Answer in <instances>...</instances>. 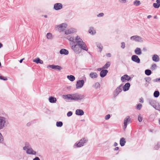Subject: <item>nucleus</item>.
Returning <instances> with one entry per match:
<instances>
[{"label":"nucleus","instance_id":"50","mask_svg":"<svg viewBox=\"0 0 160 160\" xmlns=\"http://www.w3.org/2000/svg\"><path fill=\"white\" fill-rule=\"evenodd\" d=\"M145 80L146 82H149L151 80V78L150 77H148L146 78Z\"/></svg>","mask_w":160,"mask_h":160},{"label":"nucleus","instance_id":"11","mask_svg":"<svg viewBox=\"0 0 160 160\" xmlns=\"http://www.w3.org/2000/svg\"><path fill=\"white\" fill-rule=\"evenodd\" d=\"M49 68L59 71L61 70L62 69V68L61 66L59 65H49L47 66V68Z\"/></svg>","mask_w":160,"mask_h":160},{"label":"nucleus","instance_id":"30","mask_svg":"<svg viewBox=\"0 0 160 160\" xmlns=\"http://www.w3.org/2000/svg\"><path fill=\"white\" fill-rule=\"evenodd\" d=\"M140 1L138 0H135L133 2V5L136 6H138L141 4Z\"/></svg>","mask_w":160,"mask_h":160},{"label":"nucleus","instance_id":"26","mask_svg":"<svg viewBox=\"0 0 160 160\" xmlns=\"http://www.w3.org/2000/svg\"><path fill=\"white\" fill-rule=\"evenodd\" d=\"M67 78L70 81L73 82L75 80V77L72 75H68Z\"/></svg>","mask_w":160,"mask_h":160},{"label":"nucleus","instance_id":"25","mask_svg":"<svg viewBox=\"0 0 160 160\" xmlns=\"http://www.w3.org/2000/svg\"><path fill=\"white\" fill-rule=\"evenodd\" d=\"M49 101L51 103H54L56 102L57 100L55 98L53 97H50L49 98Z\"/></svg>","mask_w":160,"mask_h":160},{"label":"nucleus","instance_id":"46","mask_svg":"<svg viewBox=\"0 0 160 160\" xmlns=\"http://www.w3.org/2000/svg\"><path fill=\"white\" fill-rule=\"evenodd\" d=\"M0 79L4 81H6L8 80L6 78L2 77V76H0Z\"/></svg>","mask_w":160,"mask_h":160},{"label":"nucleus","instance_id":"47","mask_svg":"<svg viewBox=\"0 0 160 160\" xmlns=\"http://www.w3.org/2000/svg\"><path fill=\"white\" fill-rule=\"evenodd\" d=\"M122 45L121 46V48L123 49L125 48V44L124 42H122L121 43Z\"/></svg>","mask_w":160,"mask_h":160},{"label":"nucleus","instance_id":"1","mask_svg":"<svg viewBox=\"0 0 160 160\" xmlns=\"http://www.w3.org/2000/svg\"><path fill=\"white\" fill-rule=\"evenodd\" d=\"M68 39L72 42V43H70L71 48L76 53H80L82 49L86 51L88 50L86 44L79 36H77L75 38L73 37H68Z\"/></svg>","mask_w":160,"mask_h":160},{"label":"nucleus","instance_id":"62","mask_svg":"<svg viewBox=\"0 0 160 160\" xmlns=\"http://www.w3.org/2000/svg\"><path fill=\"white\" fill-rule=\"evenodd\" d=\"M2 46V44L0 43V48H1Z\"/></svg>","mask_w":160,"mask_h":160},{"label":"nucleus","instance_id":"37","mask_svg":"<svg viewBox=\"0 0 160 160\" xmlns=\"http://www.w3.org/2000/svg\"><path fill=\"white\" fill-rule=\"evenodd\" d=\"M97 47L100 49L101 51L102 48V46L101 45V44L100 43H97Z\"/></svg>","mask_w":160,"mask_h":160},{"label":"nucleus","instance_id":"33","mask_svg":"<svg viewBox=\"0 0 160 160\" xmlns=\"http://www.w3.org/2000/svg\"><path fill=\"white\" fill-rule=\"evenodd\" d=\"M159 92L158 91H156L154 92V96L155 98L158 97L159 95Z\"/></svg>","mask_w":160,"mask_h":160},{"label":"nucleus","instance_id":"24","mask_svg":"<svg viewBox=\"0 0 160 160\" xmlns=\"http://www.w3.org/2000/svg\"><path fill=\"white\" fill-rule=\"evenodd\" d=\"M126 142L125 139L124 138H121L120 140V144L121 146H123Z\"/></svg>","mask_w":160,"mask_h":160},{"label":"nucleus","instance_id":"51","mask_svg":"<svg viewBox=\"0 0 160 160\" xmlns=\"http://www.w3.org/2000/svg\"><path fill=\"white\" fill-rule=\"evenodd\" d=\"M139 102L141 103H143L144 102L143 99L142 98H140Z\"/></svg>","mask_w":160,"mask_h":160},{"label":"nucleus","instance_id":"31","mask_svg":"<svg viewBox=\"0 0 160 160\" xmlns=\"http://www.w3.org/2000/svg\"><path fill=\"white\" fill-rule=\"evenodd\" d=\"M110 64L109 62H107L102 68L103 69L108 68L110 66Z\"/></svg>","mask_w":160,"mask_h":160},{"label":"nucleus","instance_id":"13","mask_svg":"<svg viewBox=\"0 0 160 160\" xmlns=\"http://www.w3.org/2000/svg\"><path fill=\"white\" fill-rule=\"evenodd\" d=\"M62 8V5L61 3H58L54 4V8L56 10H58Z\"/></svg>","mask_w":160,"mask_h":160},{"label":"nucleus","instance_id":"8","mask_svg":"<svg viewBox=\"0 0 160 160\" xmlns=\"http://www.w3.org/2000/svg\"><path fill=\"white\" fill-rule=\"evenodd\" d=\"M122 89L123 85L122 84L118 87L114 92V97H115L117 96L122 91Z\"/></svg>","mask_w":160,"mask_h":160},{"label":"nucleus","instance_id":"61","mask_svg":"<svg viewBox=\"0 0 160 160\" xmlns=\"http://www.w3.org/2000/svg\"><path fill=\"white\" fill-rule=\"evenodd\" d=\"M27 125V126H30L31 125V124L29 122V123H28Z\"/></svg>","mask_w":160,"mask_h":160},{"label":"nucleus","instance_id":"52","mask_svg":"<svg viewBox=\"0 0 160 160\" xmlns=\"http://www.w3.org/2000/svg\"><path fill=\"white\" fill-rule=\"evenodd\" d=\"M33 160H40V159L38 157H36Z\"/></svg>","mask_w":160,"mask_h":160},{"label":"nucleus","instance_id":"28","mask_svg":"<svg viewBox=\"0 0 160 160\" xmlns=\"http://www.w3.org/2000/svg\"><path fill=\"white\" fill-rule=\"evenodd\" d=\"M100 86V84L98 82L95 83L92 86L95 89L99 88Z\"/></svg>","mask_w":160,"mask_h":160},{"label":"nucleus","instance_id":"45","mask_svg":"<svg viewBox=\"0 0 160 160\" xmlns=\"http://www.w3.org/2000/svg\"><path fill=\"white\" fill-rule=\"evenodd\" d=\"M110 114H108L105 116V119L106 120H108L110 118Z\"/></svg>","mask_w":160,"mask_h":160},{"label":"nucleus","instance_id":"32","mask_svg":"<svg viewBox=\"0 0 160 160\" xmlns=\"http://www.w3.org/2000/svg\"><path fill=\"white\" fill-rule=\"evenodd\" d=\"M47 37L49 39H52L53 38L52 34L50 33H48L47 34Z\"/></svg>","mask_w":160,"mask_h":160},{"label":"nucleus","instance_id":"23","mask_svg":"<svg viewBox=\"0 0 160 160\" xmlns=\"http://www.w3.org/2000/svg\"><path fill=\"white\" fill-rule=\"evenodd\" d=\"M33 62H35L37 64L40 63L41 64H42L43 63V61L40 60V58H38L34 59L33 60Z\"/></svg>","mask_w":160,"mask_h":160},{"label":"nucleus","instance_id":"41","mask_svg":"<svg viewBox=\"0 0 160 160\" xmlns=\"http://www.w3.org/2000/svg\"><path fill=\"white\" fill-rule=\"evenodd\" d=\"M142 105L141 104L139 103L137 105V108L138 110H140L142 108Z\"/></svg>","mask_w":160,"mask_h":160},{"label":"nucleus","instance_id":"7","mask_svg":"<svg viewBox=\"0 0 160 160\" xmlns=\"http://www.w3.org/2000/svg\"><path fill=\"white\" fill-rule=\"evenodd\" d=\"M130 39L132 41H134L138 42H142L143 38L141 37L138 36H133L130 37Z\"/></svg>","mask_w":160,"mask_h":160},{"label":"nucleus","instance_id":"40","mask_svg":"<svg viewBox=\"0 0 160 160\" xmlns=\"http://www.w3.org/2000/svg\"><path fill=\"white\" fill-rule=\"evenodd\" d=\"M154 108H155L156 110L160 111V105L158 104L157 105H155Z\"/></svg>","mask_w":160,"mask_h":160},{"label":"nucleus","instance_id":"57","mask_svg":"<svg viewBox=\"0 0 160 160\" xmlns=\"http://www.w3.org/2000/svg\"><path fill=\"white\" fill-rule=\"evenodd\" d=\"M24 58H22V59H21V60L19 61V62H20V63H22V62L23 60H24Z\"/></svg>","mask_w":160,"mask_h":160},{"label":"nucleus","instance_id":"21","mask_svg":"<svg viewBox=\"0 0 160 160\" xmlns=\"http://www.w3.org/2000/svg\"><path fill=\"white\" fill-rule=\"evenodd\" d=\"M83 111L81 109H77L76 111V114L78 115H82L84 114Z\"/></svg>","mask_w":160,"mask_h":160},{"label":"nucleus","instance_id":"29","mask_svg":"<svg viewBox=\"0 0 160 160\" xmlns=\"http://www.w3.org/2000/svg\"><path fill=\"white\" fill-rule=\"evenodd\" d=\"M156 102L152 100H149V104L152 106L154 108L155 107V105Z\"/></svg>","mask_w":160,"mask_h":160},{"label":"nucleus","instance_id":"19","mask_svg":"<svg viewBox=\"0 0 160 160\" xmlns=\"http://www.w3.org/2000/svg\"><path fill=\"white\" fill-rule=\"evenodd\" d=\"M60 53L61 54H64L67 55L68 54L69 52L68 51L65 49H62L60 51Z\"/></svg>","mask_w":160,"mask_h":160},{"label":"nucleus","instance_id":"20","mask_svg":"<svg viewBox=\"0 0 160 160\" xmlns=\"http://www.w3.org/2000/svg\"><path fill=\"white\" fill-rule=\"evenodd\" d=\"M89 76L92 78H95L98 77V75L96 72H92L90 73Z\"/></svg>","mask_w":160,"mask_h":160},{"label":"nucleus","instance_id":"9","mask_svg":"<svg viewBox=\"0 0 160 160\" xmlns=\"http://www.w3.org/2000/svg\"><path fill=\"white\" fill-rule=\"evenodd\" d=\"M131 122V118L129 116H127L124 119V126H123V129L124 130H125L128 124V123H129Z\"/></svg>","mask_w":160,"mask_h":160},{"label":"nucleus","instance_id":"3","mask_svg":"<svg viewBox=\"0 0 160 160\" xmlns=\"http://www.w3.org/2000/svg\"><path fill=\"white\" fill-rule=\"evenodd\" d=\"M23 150L26 151V153L28 154L33 155L36 154V152L33 150L29 143L28 142H26L25 143V146L23 147Z\"/></svg>","mask_w":160,"mask_h":160},{"label":"nucleus","instance_id":"10","mask_svg":"<svg viewBox=\"0 0 160 160\" xmlns=\"http://www.w3.org/2000/svg\"><path fill=\"white\" fill-rule=\"evenodd\" d=\"M84 82L83 80H79L77 82L76 88L79 89L82 88L83 86Z\"/></svg>","mask_w":160,"mask_h":160},{"label":"nucleus","instance_id":"56","mask_svg":"<svg viewBox=\"0 0 160 160\" xmlns=\"http://www.w3.org/2000/svg\"><path fill=\"white\" fill-rule=\"evenodd\" d=\"M118 145V144L116 142H115L114 143V147H116V146H117Z\"/></svg>","mask_w":160,"mask_h":160},{"label":"nucleus","instance_id":"4","mask_svg":"<svg viewBox=\"0 0 160 160\" xmlns=\"http://www.w3.org/2000/svg\"><path fill=\"white\" fill-rule=\"evenodd\" d=\"M68 25L66 23H62L55 26L56 30L59 32L64 31Z\"/></svg>","mask_w":160,"mask_h":160},{"label":"nucleus","instance_id":"18","mask_svg":"<svg viewBox=\"0 0 160 160\" xmlns=\"http://www.w3.org/2000/svg\"><path fill=\"white\" fill-rule=\"evenodd\" d=\"M130 86V83L129 82L126 83L124 86H123V89L124 91H126L128 90Z\"/></svg>","mask_w":160,"mask_h":160},{"label":"nucleus","instance_id":"54","mask_svg":"<svg viewBox=\"0 0 160 160\" xmlns=\"http://www.w3.org/2000/svg\"><path fill=\"white\" fill-rule=\"evenodd\" d=\"M106 56L107 57H111V55L110 53H108L107 54Z\"/></svg>","mask_w":160,"mask_h":160},{"label":"nucleus","instance_id":"27","mask_svg":"<svg viewBox=\"0 0 160 160\" xmlns=\"http://www.w3.org/2000/svg\"><path fill=\"white\" fill-rule=\"evenodd\" d=\"M89 33L92 34H93L96 32L95 31L92 27H90L89 31Z\"/></svg>","mask_w":160,"mask_h":160},{"label":"nucleus","instance_id":"48","mask_svg":"<svg viewBox=\"0 0 160 160\" xmlns=\"http://www.w3.org/2000/svg\"><path fill=\"white\" fill-rule=\"evenodd\" d=\"M104 13H100L99 14L97 15L98 17H102L104 16Z\"/></svg>","mask_w":160,"mask_h":160},{"label":"nucleus","instance_id":"5","mask_svg":"<svg viewBox=\"0 0 160 160\" xmlns=\"http://www.w3.org/2000/svg\"><path fill=\"white\" fill-rule=\"evenodd\" d=\"M8 121L6 118L4 117L0 116V130L3 129L7 126Z\"/></svg>","mask_w":160,"mask_h":160},{"label":"nucleus","instance_id":"35","mask_svg":"<svg viewBox=\"0 0 160 160\" xmlns=\"http://www.w3.org/2000/svg\"><path fill=\"white\" fill-rule=\"evenodd\" d=\"M145 74L147 75H149L152 73L151 71L149 69H147L145 70Z\"/></svg>","mask_w":160,"mask_h":160},{"label":"nucleus","instance_id":"59","mask_svg":"<svg viewBox=\"0 0 160 160\" xmlns=\"http://www.w3.org/2000/svg\"><path fill=\"white\" fill-rule=\"evenodd\" d=\"M160 81V78L158 79H157L155 81Z\"/></svg>","mask_w":160,"mask_h":160},{"label":"nucleus","instance_id":"38","mask_svg":"<svg viewBox=\"0 0 160 160\" xmlns=\"http://www.w3.org/2000/svg\"><path fill=\"white\" fill-rule=\"evenodd\" d=\"M153 6L155 8H158L159 7L160 5L157 3H154L153 4Z\"/></svg>","mask_w":160,"mask_h":160},{"label":"nucleus","instance_id":"22","mask_svg":"<svg viewBox=\"0 0 160 160\" xmlns=\"http://www.w3.org/2000/svg\"><path fill=\"white\" fill-rule=\"evenodd\" d=\"M135 53L137 55H140L142 54V51L141 49L139 48H137L134 50Z\"/></svg>","mask_w":160,"mask_h":160},{"label":"nucleus","instance_id":"60","mask_svg":"<svg viewBox=\"0 0 160 160\" xmlns=\"http://www.w3.org/2000/svg\"><path fill=\"white\" fill-rule=\"evenodd\" d=\"M151 17H152V16L151 15H148V16L147 18L149 19V18H150Z\"/></svg>","mask_w":160,"mask_h":160},{"label":"nucleus","instance_id":"49","mask_svg":"<svg viewBox=\"0 0 160 160\" xmlns=\"http://www.w3.org/2000/svg\"><path fill=\"white\" fill-rule=\"evenodd\" d=\"M3 141V139L2 138V135L1 134V133L0 132V142H2Z\"/></svg>","mask_w":160,"mask_h":160},{"label":"nucleus","instance_id":"16","mask_svg":"<svg viewBox=\"0 0 160 160\" xmlns=\"http://www.w3.org/2000/svg\"><path fill=\"white\" fill-rule=\"evenodd\" d=\"M152 59L153 61L156 62H158L160 61V58L157 54H154L152 55Z\"/></svg>","mask_w":160,"mask_h":160},{"label":"nucleus","instance_id":"2","mask_svg":"<svg viewBox=\"0 0 160 160\" xmlns=\"http://www.w3.org/2000/svg\"><path fill=\"white\" fill-rule=\"evenodd\" d=\"M64 97L65 99L74 100H81L83 99L85 97L84 95H80L78 93L68 94Z\"/></svg>","mask_w":160,"mask_h":160},{"label":"nucleus","instance_id":"63","mask_svg":"<svg viewBox=\"0 0 160 160\" xmlns=\"http://www.w3.org/2000/svg\"><path fill=\"white\" fill-rule=\"evenodd\" d=\"M44 17H45V18H47V15H45V16H44Z\"/></svg>","mask_w":160,"mask_h":160},{"label":"nucleus","instance_id":"58","mask_svg":"<svg viewBox=\"0 0 160 160\" xmlns=\"http://www.w3.org/2000/svg\"><path fill=\"white\" fill-rule=\"evenodd\" d=\"M102 69H103L102 68H98V71H101Z\"/></svg>","mask_w":160,"mask_h":160},{"label":"nucleus","instance_id":"6","mask_svg":"<svg viewBox=\"0 0 160 160\" xmlns=\"http://www.w3.org/2000/svg\"><path fill=\"white\" fill-rule=\"evenodd\" d=\"M88 141V140L85 138H82L78 142H76L73 146L74 148L81 147L83 146Z\"/></svg>","mask_w":160,"mask_h":160},{"label":"nucleus","instance_id":"34","mask_svg":"<svg viewBox=\"0 0 160 160\" xmlns=\"http://www.w3.org/2000/svg\"><path fill=\"white\" fill-rule=\"evenodd\" d=\"M56 125L57 127H61L62 126L63 123L61 121L58 122L56 123Z\"/></svg>","mask_w":160,"mask_h":160},{"label":"nucleus","instance_id":"53","mask_svg":"<svg viewBox=\"0 0 160 160\" xmlns=\"http://www.w3.org/2000/svg\"><path fill=\"white\" fill-rule=\"evenodd\" d=\"M157 3L160 6V0H157Z\"/></svg>","mask_w":160,"mask_h":160},{"label":"nucleus","instance_id":"55","mask_svg":"<svg viewBox=\"0 0 160 160\" xmlns=\"http://www.w3.org/2000/svg\"><path fill=\"white\" fill-rule=\"evenodd\" d=\"M119 149V148L118 147H116L114 148V150H118Z\"/></svg>","mask_w":160,"mask_h":160},{"label":"nucleus","instance_id":"44","mask_svg":"<svg viewBox=\"0 0 160 160\" xmlns=\"http://www.w3.org/2000/svg\"><path fill=\"white\" fill-rule=\"evenodd\" d=\"M72 112L71 111H69L67 113V116L68 117H69L71 116L72 115Z\"/></svg>","mask_w":160,"mask_h":160},{"label":"nucleus","instance_id":"12","mask_svg":"<svg viewBox=\"0 0 160 160\" xmlns=\"http://www.w3.org/2000/svg\"><path fill=\"white\" fill-rule=\"evenodd\" d=\"M77 32V30L74 28H71L68 30H67L65 32V34L68 35L73 33Z\"/></svg>","mask_w":160,"mask_h":160},{"label":"nucleus","instance_id":"42","mask_svg":"<svg viewBox=\"0 0 160 160\" xmlns=\"http://www.w3.org/2000/svg\"><path fill=\"white\" fill-rule=\"evenodd\" d=\"M138 119L139 122H141L142 121V117H141L140 114H139L138 115Z\"/></svg>","mask_w":160,"mask_h":160},{"label":"nucleus","instance_id":"14","mask_svg":"<svg viewBox=\"0 0 160 160\" xmlns=\"http://www.w3.org/2000/svg\"><path fill=\"white\" fill-rule=\"evenodd\" d=\"M132 60L136 63H139L140 62V59L136 55H133L131 57Z\"/></svg>","mask_w":160,"mask_h":160},{"label":"nucleus","instance_id":"36","mask_svg":"<svg viewBox=\"0 0 160 160\" xmlns=\"http://www.w3.org/2000/svg\"><path fill=\"white\" fill-rule=\"evenodd\" d=\"M160 147V143L159 142L157 143V144H156L155 147L154 148L156 150H158L159 149Z\"/></svg>","mask_w":160,"mask_h":160},{"label":"nucleus","instance_id":"17","mask_svg":"<svg viewBox=\"0 0 160 160\" xmlns=\"http://www.w3.org/2000/svg\"><path fill=\"white\" fill-rule=\"evenodd\" d=\"M108 71L107 70H103L101 71L100 72V76L102 78L104 77L108 73Z\"/></svg>","mask_w":160,"mask_h":160},{"label":"nucleus","instance_id":"43","mask_svg":"<svg viewBox=\"0 0 160 160\" xmlns=\"http://www.w3.org/2000/svg\"><path fill=\"white\" fill-rule=\"evenodd\" d=\"M119 2L122 3H125L126 2L127 0H118Z\"/></svg>","mask_w":160,"mask_h":160},{"label":"nucleus","instance_id":"15","mask_svg":"<svg viewBox=\"0 0 160 160\" xmlns=\"http://www.w3.org/2000/svg\"><path fill=\"white\" fill-rule=\"evenodd\" d=\"M130 79V77L126 74L124 75L121 78V80L122 82H125L126 80L128 81Z\"/></svg>","mask_w":160,"mask_h":160},{"label":"nucleus","instance_id":"39","mask_svg":"<svg viewBox=\"0 0 160 160\" xmlns=\"http://www.w3.org/2000/svg\"><path fill=\"white\" fill-rule=\"evenodd\" d=\"M157 68V65L156 64H153L152 65L151 69L152 70H154Z\"/></svg>","mask_w":160,"mask_h":160}]
</instances>
